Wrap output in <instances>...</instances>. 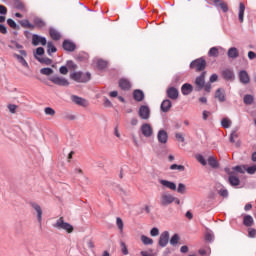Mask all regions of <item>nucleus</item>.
<instances>
[{
    "label": "nucleus",
    "mask_w": 256,
    "mask_h": 256,
    "mask_svg": "<svg viewBox=\"0 0 256 256\" xmlns=\"http://www.w3.org/2000/svg\"><path fill=\"white\" fill-rule=\"evenodd\" d=\"M254 98L252 95H245L244 96V103L245 105H253Z\"/></svg>",
    "instance_id": "39"
},
{
    "label": "nucleus",
    "mask_w": 256,
    "mask_h": 256,
    "mask_svg": "<svg viewBox=\"0 0 256 256\" xmlns=\"http://www.w3.org/2000/svg\"><path fill=\"white\" fill-rule=\"evenodd\" d=\"M140 131L143 137H146V139H149L153 135V126H151V124L149 123H144L141 125Z\"/></svg>",
    "instance_id": "4"
},
{
    "label": "nucleus",
    "mask_w": 256,
    "mask_h": 256,
    "mask_svg": "<svg viewBox=\"0 0 256 256\" xmlns=\"http://www.w3.org/2000/svg\"><path fill=\"white\" fill-rule=\"evenodd\" d=\"M50 81L54 83V85H60V87H67L69 85V80L62 76H52Z\"/></svg>",
    "instance_id": "6"
},
{
    "label": "nucleus",
    "mask_w": 256,
    "mask_h": 256,
    "mask_svg": "<svg viewBox=\"0 0 256 256\" xmlns=\"http://www.w3.org/2000/svg\"><path fill=\"white\" fill-rule=\"evenodd\" d=\"M7 23H8V25H9V27H11V29H17V23H15V22L13 21V19H8V20H7Z\"/></svg>",
    "instance_id": "53"
},
{
    "label": "nucleus",
    "mask_w": 256,
    "mask_h": 256,
    "mask_svg": "<svg viewBox=\"0 0 256 256\" xmlns=\"http://www.w3.org/2000/svg\"><path fill=\"white\" fill-rule=\"evenodd\" d=\"M248 58H249L250 60L256 59V53L253 52V51H249V52H248Z\"/></svg>",
    "instance_id": "61"
},
{
    "label": "nucleus",
    "mask_w": 256,
    "mask_h": 256,
    "mask_svg": "<svg viewBox=\"0 0 256 256\" xmlns=\"http://www.w3.org/2000/svg\"><path fill=\"white\" fill-rule=\"evenodd\" d=\"M200 255L209 256L211 255V248H202L199 250Z\"/></svg>",
    "instance_id": "43"
},
{
    "label": "nucleus",
    "mask_w": 256,
    "mask_h": 256,
    "mask_svg": "<svg viewBox=\"0 0 256 256\" xmlns=\"http://www.w3.org/2000/svg\"><path fill=\"white\" fill-rule=\"evenodd\" d=\"M217 79H219V77L217 76V74H213L210 77V83H215V81H217Z\"/></svg>",
    "instance_id": "63"
},
{
    "label": "nucleus",
    "mask_w": 256,
    "mask_h": 256,
    "mask_svg": "<svg viewBox=\"0 0 256 256\" xmlns=\"http://www.w3.org/2000/svg\"><path fill=\"white\" fill-rule=\"evenodd\" d=\"M150 235L151 237H157V235H159V230L157 228H152L150 231Z\"/></svg>",
    "instance_id": "54"
},
{
    "label": "nucleus",
    "mask_w": 256,
    "mask_h": 256,
    "mask_svg": "<svg viewBox=\"0 0 256 256\" xmlns=\"http://www.w3.org/2000/svg\"><path fill=\"white\" fill-rule=\"evenodd\" d=\"M119 87L123 91H127V90L131 89V82L125 78H122L119 81Z\"/></svg>",
    "instance_id": "21"
},
{
    "label": "nucleus",
    "mask_w": 256,
    "mask_h": 256,
    "mask_svg": "<svg viewBox=\"0 0 256 256\" xmlns=\"http://www.w3.org/2000/svg\"><path fill=\"white\" fill-rule=\"evenodd\" d=\"M116 225H117L120 233H123V227H124L123 219H121L120 217L116 218Z\"/></svg>",
    "instance_id": "41"
},
{
    "label": "nucleus",
    "mask_w": 256,
    "mask_h": 256,
    "mask_svg": "<svg viewBox=\"0 0 256 256\" xmlns=\"http://www.w3.org/2000/svg\"><path fill=\"white\" fill-rule=\"evenodd\" d=\"M141 241L144 245H153V239H151L145 235L141 236Z\"/></svg>",
    "instance_id": "36"
},
{
    "label": "nucleus",
    "mask_w": 256,
    "mask_h": 256,
    "mask_svg": "<svg viewBox=\"0 0 256 256\" xmlns=\"http://www.w3.org/2000/svg\"><path fill=\"white\" fill-rule=\"evenodd\" d=\"M54 227L56 229H62L63 231H66V233H71L73 231V225L65 222V220H63V217L59 218L56 221Z\"/></svg>",
    "instance_id": "2"
},
{
    "label": "nucleus",
    "mask_w": 256,
    "mask_h": 256,
    "mask_svg": "<svg viewBox=\"0 0 256 256\" xmlns=\"http://www.w3.org/2000/svg\"><path fill=\"white\" fill-rule=\"evenodd\" d=\"M248 235H249V237H256V230L255 229H253V228H250L249 230H248Z\"/></svg>",
    "instance_id": "58"
},
{
    "label": "nucleus",
    "mask_w": 256,
    "mask_h": 256,
    "mask_svg": "<svg viewBox=\"0 0 256 256\" xmlns=\"http://www.w3.org/2000/svg\"><path fill=\"white\" fill-rule=\"evenodd\" d=\"M177 243H179V235L174 234L170 239V245H177Z\"/></svg>",
    "instance_id": "48"
},
{
    "label": "nucleus",
    "mask_w": 256,
    "mask_h": 256,
    "mask_svg": "<svg viewBox=\"0 0 256 256\" xmlns=\"http://www.w3.org/2000/svg\"><path fill=\"white\" fill-rule=\"evenodd\" d=\"M245 16V4L243 2L239 3V12H238V18L240 23H243V17Z\"/></svg>",
    "instance_id": "27"
},
{
    "label": "nucleus",
    "mask_w": 256,
    "mask_h": 256,
    "mask_svg": "<svg viewBox=\"0 0 256 256\" xmlns=\"http://www.w3.org/2000/svg\"><path fill=\"white\" fill-rule=\"evenodd\" d=\"M185 191H187V187L185 184L180 183L178 184L177 193H180L181 195H185Z\"/></svg>",
    "instance_id": "40"
},
{
    "label": "nucleus",
    "mask_w": 256,
    "mask_h": 256,
    "mask_svg": "<svg viewBox=\"0 0 256 256\" xmlns=\"http://www.w3.org/2000/svg\"><path fill=\"white\" fill-rule=\"evenodd\" d=\"M71 99L73 103L79 105L80 107H89V101L85 100V98L73 95Z\"/></svg>",
    "instance_id": "11"
},
{
    "label": "nucleus",
    "mask_w": 256,
    "mask_h": 256,
    "mask_svg": "<svg viewBox=\"0 0 256 256\" xmlns=\"http://www.w3.org/2000/svg\"><path fill=\"white\" fill-rule=\"evenodd\" d=\"M133 97H134L135 101H141L142 99L145 98V94L141 90H135L133 92Z\"/></svg>",
    "instance_id": "29"
},
{
    "label": "nucleus",
    "mask_w": 256,
    "mask_h": 256,
    "mask_svg": "<svg viewBox=\"0 0 256 256\" xmlns=\"http://www.w3.org/2000/svg\"><path fill=\"white\" fill-rule=\"evenodd\" d=\"M205 239L206 241H213V234H211L210 232H207L205 235Z\"/></svg>",
    "instance_id": "62"
},
{
    "label": "nucleus",
    "mask_w": 256,
    "mask_h": 256,
    "mask_svg": "<svg viewBox=\"0 0 256 256\" xmlns=\"http://www.w3.org/2000/svg\"><path fill=\"white\" fill-rule=\"evenodd\" d=\"M59 72L61 73V75H67V73H69V70L66 68V66H62L60 67Z\"/></svg>",
    "instance_id": "55"
},
{
    "label": "nucleus",
    "mask_w": 256,
    "mask_h": 256,
    "mask_svg": "<svg viewBox=\"0 0 256 256\" xmlns=\"http://www.w3.org/2000/svg\"><path fill=\"white\" fill-rule=\"evenodd\" d=\"M239 79L244 85H247V83L251 81V78L249 77L247 71H240Z\"/></svg>",
    "instance_id": "22"
},
{
    "label": "nucleus",
    "mask_w": 256,
    "mask_h": 256,
    "mask_svg": "<svg viewBox=\"0 0 256 256\" xmlns=\"http://www.w3.org/2000/svg\"><path fill=\"white\" fill-rule=\"evenodd\" d=\"M219 195H221V197H227L229 195V192L227 191V189H221L219 190Z\"/></svg>",
    "instance_id": "56"
},
{
    "label": "nucleus",
    "mask_w": 256,
    "mask_h": 256,
    "mask_svg": "<svg viewBox=\"0 0 256 256\" xmlns=\"http://www.w3.org/2000/svg\"><path fill=\"white\" fill-rule=\"evenodd\" d=\"M205 65H206L205 60L197 59L190 64V67L191 69H195L197 71H203V69H205Z\"/></svg>",
    "instance_id": "8"
},
{
    "label": "nucleus",
    "mask_w": 256,
    "mask_h": 256,
    "mask_svg": "<svg viewBox=\"0 0 256 256\" xmlns=\"http://www.w3.org/2000/svg\"><path fill=\"white\" fill-rule=\"evenodd\" d=\"M94 67H97L100 71L107 68V61L96 58L93 60Z\"/></svg>",
    "instance_id": "19"
},
{
    "label": "nucleus",
    "mask_w": 256,
    "mask_h": 256,
    "mask_svg": "<svg viewBox=\"0 0 256 256\" xmlns=\"http://www.w3.org/2000/svg\"><path fill=\"white\" fill-rule=\"evenodd\" d=\"M232 171H235L236 173H244L245 171H247V173L253 175L256 172V166L253 165L248 168H245V166H236L232 168Z\"/></svg>",
    "instance_id": "7"
},
{
    "label": "nucleus",
    "mask_w": 256,
    "mask_h": 256,
    "mask_svg": "<svg viewBox=\"0 0 256 256\" xmlns=\"http://www.w3.org/2000/svg\"><path fill=\"white\" fill-rule=\"evenodd\" d=\"M208 165H210V167L215 168V167H218L219 164L217 162V159L215 157L211 156L208 158Z\"/></svg>",
    "instance_id": "37"
},
{
    "label": "nucleus",
    "mask_w": 256,
    "mask_h": 256,
    "mask_svg": "<svg viewBox=\"0 0 256 256\" xmlns=\"http://www.w3.org/2000/svg\"><path fill=\"white\" fill-rule=\"evenodd\" d=\"M158 243L160 247H167V243H169V232L167 231L162 232Z\"/></svg>",
    "instance_id": "12"
},
{
    "label": "nucleus",
    "mask_w": 256,
    "mask_h": 256,
    "mask_svg": "<svg viewBox=\"0 0 256 256\" xmlns=\"http://www.w3.org/2000/svg\"><path fill=\"white\" fill-rule=\"evenodd\" d=\"M9 47L10 49H18L22 57H27V52L23 50V45L17 43L16 41H12Z\"/></svg>",
    "instance_id": "13"
},
{
    "label": "nucleus",
    "mask_w": 256,
    "mask_h": 256,
    "mask_svg": "<svg viewBox=\"0 0 256 256\" xmlns=\"http://www.w3.org/2000/svg\"><path fill=\"white\" fill-rule=\"evenodd\" d=\"M172 107V103H171V100H164L162 103H161V111H163V113H167L170 111Z\"/></svg>",
    "instance_id": "24"
},
{
    "label": "nucleus",
    "mask_w": 256,
    "mask_h": 256,
    "mask_svg": "<svg viewBox=\"0 0 256 256\" xmlns=\"http://www.w3.org/2000/svg\"><path fill=\"white\" fill-rule=\"evenodd\" d=\"M209 57H217L219 55V49L212 47L208 52Z\"/></svg>",
    "instance_id": "38"
},
{
    "label": "nucleus",
    "mask_w": 256,
    "mask_h": 256,
    "mask_svg": "<svg viewBox=\"0 0 256 256\" xmlns=\"http://www.w3.org/2000/svg\"><path fill=\"white\" fill-rule=\"evenodd\" d=\"M228 57L230 59H237L239 57V50L236 47L229 48Z\"/></svg>",
    "instance_id": "25"
},
{
    "label": "nucleus",
    "mask_w": 256,
    "mask_h": 256,
    "mask_svg": "<svg viewBox=\"0 0 256 256\" xmlns=\"http://www.w3.org/2000/svg\"><path fill=\"white\" fill-rule=\"evenodd\" d=\"M224 79L227 81H233L235 79V74L230 69H226L222 72Z\"/></svg>",
    "instance_id": "23"
},
{
    "label": "nucleus",
    "mask_w": 256,
    "mask_h": 256,
    "mask_svg": "<svg viewBox=\"0 0 256 256\" xmlns=\"http://www.w3.org/2000/svg\"><path fill=\"white\" fill-rule=\"evenodd\" d=\"M231 124H232V122L229 118H223L221 120V125L224 129H229V127H231Z\"/></svg>",
    "instance_id": "34"
},
{
    "label": "nucleus",
    "mask_w": 256,
    "mask_h": 256,
    "mask_svg": "<svg viewBox=\"0 0 256 256\" xmlns=\"http://www.w3.org/2000/svg\"><path fill=\"white\" fill-rule=\"evenodd\" d=\"M37 61H39L40 63H44L45 65H51V63H53V61L49 58H40V57H36Z\"/></svg>",
    "instance_id": "42"
},
{
    "label": "nucleus",
    "mask_w": 256,
    "mask_h": 256,
    "mask_svg": "<svg viewBox=\"0 0 256 256\" xmlns=\"http://www.w3.org/2000/svg\"><path fill=\"white\" fill-rule=\"evenodd\" d=\"M57 48L53 45V42H48L47 44V53L48 55H51V53H56Z\"/></svg>",
    "instance_id": "35"
},
{
    "label": "nucleus",
    "mask_w": 256,
    "mask_h": 256,
    "mask_svg": "<svg viewBox=\"0 0 256 256\" xmlns=\"http://www.w3.org/2000/svg\"><path fill=\"white\" fill-rule=\"evenodd\" d=\"M238 135H237V132H232L231 135H230V141L231 143H235V139H237Z\"/></svg>",
    "instance_id": "57"
},
{
    "label": "nucleus",
    "mask_w": 256,
    "mask_h": 256,
    "mask_svg": "<svg viewBox=\"0 0 256 256\" xmlns=\"http://www.w3.org/2000/svg\"><path fill=\"white\" fill-rule=\"evenodd\" d=\"M141 255H142V256H153V252L141 251Z\"/></svg>",
    "instance_id": "64"
},
{
    "label": "nucleus",
    "mask_w": 256,
    "mask_h": 256,
    "mask_svg": "<svg viewBox=\"0 0 256 256\" xmlns=\"http://www.w3.org/2000/svg\"><path fill=\"white\" fill-rule=\"evenodd\" d=\"M170 169H171L172 171H175L176 169H177L178 171H185V166H183V165H177V164H172V165L170 166Z\"/></svg>",
    "instance_id": "45"
},
{
    "label": "nucleus",
    "mask_w": 256,
    "mask_h": 256,
    "mask_svg": "<svg viewBox=\"0 0 256 256\" xmlns=\"http://www.w3.org/2000/svg\"><path fill=\"white\" fill-rule=\"evenodd\" d=\"M17 108H18V106L15 105V104H9L8 105V111H10L13 114L17 113Z\"/></svg>",
    "instance_id": "50"
},
{
    "label": "nucleus",
    "mask_w": 256,
    "mask_h": 256,
    "mask_svg": "<svg viewBox=\"0 0 256 256\" xmlns=\"http://www.w3.org/2000/svg\"><path fill=\"white\" fill-rule=\"evenodd\" d=\"M44 113L45 115H50V117H54L55 115V109L51 108V107H46L44 109Z\"/></svg>",
    "instance_id": "44"
},
{
    "label": "nucleus",
    "mask_w": 256,
    "mask_h": 256,
    "mask_svg": "<svg viewBox=\"0 0 256 256\" xmlns=\"http://www.w3.org/2000/svg\"><path fill=\"white\" fill-rule=\"evenodd\" d=\"M195 85L197 86L198 91H201V89L205 87V72L196 78Z\"/></svg>",
    "instance_id": "17"
},
{
    "label": "nucleus",
    "mask_w": 256,
    "mask_h": 256,
    "mask_svg": "<svg viewBox=\"0 0 256 256\" xmlns=\"http://www.w3.org/2000/svg\"><path fill=\"white\" fill-rule=\"evenodd\" d=\"M70 78H72L73 81H77V83H87V81L91 80V74L83 72H74L70 74Z\"/></svg>",
    "instance_id": "1"
},
{
    "label": "nucleus",
    "mask_w": 256,
    "mask_h": 256,
    "mask_svg": "<svg viewBox=\"0 0 256 256\" xmlns=\"http://www.w3.org/2000/svg\"><path fill=\"white\" fill-rule=\"evenodd\" d=\"M159 183L160 185H162L163 187H166V189H170L171 191L177 190V184L169 180H159Z\"/></svg>",
    "instance_id": "15"
},
{
    "label": "nucleus",
    "mask_w": 256,
    "mask_h": 256,
    "mask_svg": "<svg viewBox=\"0 0 256 256\" xmlns=\"http://www.w3.org/2000/svg\"><path fill=\"white\" fill-rule=\"evenodd\" d=\"M120 247L123 255H129V250L127 249V245L125 244V242H121Z\"/></svg>",
    "instance_id": "49"
},
{
    "label": "nucleus",
    "mask_w": 256,
    "mask_h": 256,
    "mask_svg": "<svg viewBox=\"0 0 256 256\" xmlns=\"http://www.w3.org/2000/svg\"><path fill=\"white\" fill-rule=\"evenodd\" d=\"M44 53H45V49H43V47L37 48V49H36V52H35V54H34L35 59H37V57H39V56H37V55H43Z\"/></svg>",
    "instance_id": "51"
},
{
    "label": "nucleus",
    "mask_w": 256,
    "mask_h": 256,
    "mask_svg": "<svg viewBox=\"0 0 256 256\" xmlns=\"http://www.w3.org/2000/svg\"><path fill=\"white\" fill-rule=\"evenodd\" d=\"M41 75H53V69L51 68H42L40 70Z\"/></svg>",
    "instance_id": "46"
},
{
    "label": "nucleus",
    "mask_w": 256,
    "mask_h": 256,
    "mask_svg": "<svg viewBox=\"0 0 256 256\" xmlns=\"http://www.w3.org/2000/svg\"><path fill=\"white\" fill-rule=\"evenodd\" d=\"M175 202V196L164 192L161 194L160 196V205H162V207H167V205H171V203Z\"/></svg>",
    "instance_id": "3"
},
{
    "label": "nucleus",
    "mask_w": 256,
    "mask_h": 256,
    "mask_svg": "<svg viewBox=\"0 0 256 256\" xmlns=\"http://www.w3.org/2000/svg\"><path fill=\"white\" fill-rule=\"evenodd\" d=\"M157 139H158L159 143H162L163 145H165V143H167V141L169 139L167 131L159 130V132L157 134Z\"/></svg>",
    "instance_id": "16"
},
{
    "label": "nucleus",
    "mask_w": 256,
    "mask_h": 256,
    "mask_svg": "<svg viewBox=\"0 0 256 256\" xmlns=\"http://www.w3.org/2000/svg\"><path fill=\"white\" fill-rule=\"evenodd\" d=\"M50 37L54 41H59V39H61V34L55 29H50Z\"/></svg>",
    "instance_id": "31"
},
{
    "label": "nucleus",
    "mask_w": 256,
    "mask_h": 256,
    "mask_svg": "<svg viewBox=\"0 0 256 256\" xmlns=\"http://www.w3.org/2000/svg\"><path fill=\"white\" fill-rule=\"evenodd\" d=\"M216 99H218L220 102L225 101V91L218 89L215 93Z\"/></svg>",
    "instance_id": "32"
},
{
    "label": "nucleus",
    "mask_w": 256,
    "mask_h": 256,
    "mask_svg": "<svg viewBox=\"0 0 256 256\" xmlns=\"http://www.w3.org/2000/svg\"><path fill=\"white\" fill-rule=\"evenodd\" d=\"M225 171L229 176V183L232 185V187H237L239 185L240 180L237 176L233 175V171H231L230 168H225Z\"/></svg>",
    "instance_id": "9"
},
{
    "label": "nucleus",
    "mask_w": 256,
    "mask_h": 256,
    "mask_svg": "<svg viewBox=\"0 0 256 256\" xmlns=\"http://www.w3.org/2000/svg\"><path fill=\"white\" fill-rule=\"evenodd\" d=\"M0 33L7 35V27H5V25L0 24Z\"/></svg>",
    "instance_id": "59"
},
{
    "label": "nucleus",
    "mask_w": 256,
    "mask_h": 256,
    "mask_svg": "<svg viewBox=\"0 0 256 256\" xmlns=\"http://www.w3.org/2000/svg\"><path fill=\"white\" fill-rule=\"evenodd\" d=\"M243 223H244L245 227H252V225L254 223L253 216H251V215L244 216Z\"/></svg>",
    "instance_id": "30"
},
{
    "label": "nucleus",
    "mask_w": 256,
    "mask_h": 256,
    "mask_svg": "<svg viewBox=\"0 0 256 256\" xmlns=\"http://www.w3.org/2000/svg\"><path fill=\"white\" fill-rule=\"evenodd\" d=\"M196 159H197L198 163H201V165H203V166L207 165V161L205 160L203 155H201V154L196 155Z\"/></svg>",
    "instance_id": "47"
},
{
    "label": "nucleus",
    "mask_w": 256,
    "mask_h": 256,
    "mask_svg": "<svg viewBox=\"0 0 256 256\" xmlns=\"http://www.w3.org/2000/svg\"><path fill=\"white\" fill-rule=\"evenodd\" d=\"M167 96L169 99H177L179 97V90L175 87H170L167 89Z\"/></svg>",
    "instance_id": "20"
},
{
    "label": "nucleus",
    "mask_w": 256,
    "mask_h": 256,
    "mask_svg": "<svg viewBox=\"0 0 256 256\" xmlns=\"http://www.w3.org/2000/svg\"><path fill=\"white\" fill-rule=\"evenodd\" d=\"M63 49H65V51H75V44L66 40L63 42Z\"/></svg>",
    "instance_id": "28"
},
{
    "label": "nucleus",
    "mask_w": 256,
    "mask_h": 256,
    "mask_svg": "<svg viewBox=\"0 0 256 256\" xmlns=\"http://www.w3.org/2000/svg\"><path fill=\"white\" fill-rule=\"evenodd\" d=\"M175 137H176L177 141H179L180 143H184L185 142V137L183 136L182 133H179V132L176 133Z\"/></svg>",
    "instance_id": "52"
},
{
    "label": "nucleus",
    "mask_w": 256,
    "mask_h": 256,
    "mask_svg": "<svg viewBox=\"0 0 256 256\" xmlns=\"http://www.w3.org/2000/svg\"><path fill=\"white\" fill-rule=\"evenodd\" d=\"M212 3L215 7H220L223 13H227V11H229V7L227 6V3L223 2L222 0H212Z\"/></svg>",
    "instance_id": "18"
},
{
    "label": "nucleus",
    "mask_w": 256,
    "mask_h": 256,
    "mask_svg": "<svg viewBox=\"0 0 256 256\" xmlns=\"http://www.w3.org/2000/svg\"><path fill=\"white\" fill-rule=\"evenodd\" d=\"M183 95H190L193 92V86L191 84H184L181 88Z\"/></svg>",
    "instance_id": "26"
},
{
    "label": "nucleus",
    "mask_w": 256,
    "mask_h": 256,
    "mask_svg": "<svg viewBox=\"0 0 256 256\" xmlns=\"http://www.w3.org/2000/svg\"><path fill=\"white\" fill-rule=\"evenodd\" d=\"M30 207L34 209L37 217L38 223H42L43 221V208H41V205H39L37 202H31Z\"/></svg>",
    "instance_id": "5"
},
{
    "label": "nucleus",
    "mask_w": 256,
    "mask_h": 256,
    "mask_svg": "<svg viewBox=\"0 0 256 256\" xmlns=\"http://www.w3.org/2000/svg\"><path fill=\"white\" fill-rule=\"evenodd\" d=\"M32 44L37 45H47V39L45 37H41L39 35H33L32 36Z\"/></svg>",
    "instance_id": "14"
},
{
    "label": "nucleus",
    "mask_w": 256,
    "mask_h": 256,
    "mask_svg": "<svg viewBox=\"0 0 256 256\" xmlns=\"http://www.w3.org/2000/svg\"><path fill=\"white\" fill-rule=\"evenodd\" d=\"M14 57L19 61V63H21V65H23V67H29V64L27 63L25 58H23V56L19 54H14Z\"/></svg>",
    "instance_id": "33"
},
{
    "label": "nucleus",
    "mask_w": 256,
    "mask_h": 256,
    "mask_svg": "<svg viewBox=\"0 0 256 256\" xmlns=\"http://www.w3.org/2000/svg\"><path fill=\"white\" fill-rule=\"evenodd\" d=\"M0 15H7V8L3 5H0Z\"/></svg>",
    "instance_id": "60"
},
{
    "label": "nucleus",
    "mask_w": 256,
    "mask_h": 256,
    "mask_svg": "<svg viewBox=\"0 0 256 256\" xmlns=\"http://www.w3.org/2000/svg\"><path fill=\"white\" fill-rule=\"evenodd\" d=\"M139 117H141L144 120L149 119L151 117V110L149 109V106H141L139 109Z\"/></svg>",
    "instance_id": "10"
}]
</instances>
